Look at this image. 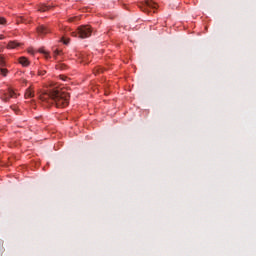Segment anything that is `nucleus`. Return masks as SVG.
Segmentation results:
<instances>
[{"label":"nucleus","instance_id":"obj_1","mask_svg":"<svg viewBox=\"0 0 256 256\" xmlns=\"http://www.w3.org/2000/svg\"><path fill=\"white\" fill-rule=\"evenodd\" d=\"M40 101H42L44 107H51V105H56V107H67L69 105V93L60 90L52 89L49 92H44L40 94Z\"/></svg>","mask_w":256,"mask_h":256},{"label":"nucleus","instance_id":"obj_2","mask_svg":"<svg viewBox=\"0 0 256 256\" xmlns=\"http://www.w3.org/2000/svg\"><path fill=\"white\" fill-rule=\"evenodd\" d=\"M91 33H93V30H91V26L84 25L80 26L76 32H72V37H79L80 39H87L91 37Z\"/></svg>","mask_w":256,"mask_h":256},{"label":"nucleus","instance_id":"obj_3","mask_svg":"<svg viewBox=\"0 0 256 256\" xmlns=\"http://www.w3.org/2000/svg\"><path fill=\"white\" fill-rule=\"evenodd\" d=\"M139 8L144 13H149V9H157V4L151 0H145L139 4Z\"/></svg>","mask_w":256,"mask_h":256},{"label":"nucleus","instance_id":"obj_4","mask_svg":"<svg viewBox=\"0 0 256 256\" xmlns=\"http://www.w3.org/2000/svg\"><path fill=\"white\" fill-rule=\"evenodd\" d=\"M17 97V93L13 91V89L9 88L7 92H4L3 95L1 96L2 101H9L10 99H15Z\"/></svg>","mask_w":256,"mask_h":256},{"label":"nucleus","instance_id":"obj_5","mask_svg":"<svg viewBox=\"0 0 256 256\" xmlns=\"http://www.w3.org/2000/svg\"><path fill=\"white\" fill-rule=\"evenodd\" d=\"M37 33H38V35L43 37L44 35H47V33H51V30L45 25H40L37 28Z\"/></svg>","mask_w":256,"mask_h":256},{"label":"nucleus","instance_id":"obj_6","mask_svg":"<svg viewBox=\"0 0 256 256\" xmlns=\"http://www.w3.org/2000/svg\"><path fill=\"white\" fill-rule=\"evenodd\" d=\"M17 47H21V44L17 41H10L8 43V49H17Z\"/></svg>","mask_w":256,"mask_h":256},{"label":"nucleus","instance_id":"obj_7","mask_svg":"<svg viewBox=\"0 0 256 256\" xmlns=\"http://www.w3.org/2000/svg\"><path fill=\"white\" fill-rule=\"evenodd\" d=\"M19 63L23 67H29V60L27 58H25V57H20L19 58Z\"/></svg>","mask_w":256,"mask_h":256},{"label":"nucleus","instance_id":"obj_8","mask_svg":"<svg viewBox=\"0 0 256 256\" xmlns=\"http://www.w3.org/2000/svg\"><path fill=\"white\" fill-rule=\"evenodd\" d=\"M25 97L26 99H31V97H35V94L33 93V90L31 89V87H29L26 90Z\"/></svg>","mask_w":256,"mask_h":256},{"label":"nucleus","instance_id":"obj_9","mask_svg":"<svg viewBox=\"0 0 256 256\" xmlns=\"http://www.w3.org/2000/svg\"><path fill=\"white\" fill-rule=\"evenodd\" d=\"M49 9H51V6L41 5L38 11H40V13H45V11H49Z\"/></svg>","mask_w":256,"mask_h":256},{"label":"nucleus","instance_id":"obj_10","mask_svg":"<svg viewBox=\"0 0 256 256\" xmlns=\"http://www.w3.org/2000/svg\"><path fill=\"white\" fill-rule=\"evenodd\" d=\"M9 71L7 70V69H5V68H1L0 69V73L3 75V77H7V73H8Z\"/></svg>","mask_w":256,"mask_h":256},{"label":"nucleus","instance_id":"obj_11","mask_svg":"<svg viewBox=\"0 0 256 256\" xmlns=\"http://www.w3.org/2000/svg\"><path fill=\"white\" fill-rule=\"evenodd\" d=\"M40 53H43L45 55L46 59H51V56L45 50L40 49Z\"/></svg>","mask_w":256,"mask_h":256},{"label":"nucleus","instance_id":"obj_12","mask_svg":"<svg viewBox=\"0 0 256 256\" xmlns=\"http://www.w3.org/2000/svg\"><path fill=\"white\" fill-rule=\"evenodd\" d=\"M56 69H67V66L65 64H57Z\"/></svg>","mask_w":256,"mask_h":256},{"label":"nucleus","instance_id":"obj_13","mask_svg":"<svg viewBox=\"0 0 256 256\" xmlns=\"http://www.w3.org/2000/svg\"><path fill=\"white\" fill-rule=\"evenodd\" d=\"M58 55H61V51L60 50H54V54H53L54 59H57Z\"/></svg>","mask_w":256,"mask_h":256},{"label":"nucleus","instance_id":"obj_14","mask_svg":"<svg viewBox=\"0 0 256 256\" xmlns=\"http://www.w3.org/2000/svg\"><path fill=\"white\" fill-rule=\"evenodd\" d=\"M47 74V71H45V70H39L38 71V75L40 76V77H43V75H46Z\"/></svg>","mask_w":256,"mask_h":256},{"label":"nucleus","instance_id":"obj_15","mask_svg":"<svg viewBox=\"0 0 256 256\" xmlns=\"http://www.w3.org/2000/svg\"><path fill=\"white\" fill-rule=\"evenodd\" d=\"M5 23H7V21L5 20V18L0 17V25H5Z\"/></svg>","mask_w":256,"mask_h":256},{"label":"nucleus","instance_id":"obj_16","mask_svg":"<svg viewBox=\"0 0 256 256\" xmlns=\"http://www.w3.org/2000/svg\"><path fill=\"white\" fill-rule=\"evenodd\" d=\"M77 19H79V18L78 17H71V18L68 19V21L70 23H73V21H77Z\"/></svg>","mask_w":256,"mask_h":256},{"label":"nucleus","instance_id":"obj_17","mask_svg":"<svg viewBox=\"0 0 256 256\" xmlns=\"http://www.w3.org/2000/svg\"><path fill=\"white\" fill-rule=\"evenodd\" d=\"M64 45H69V39L63 40Z\"/></svg>","mask_w":256,"mask_h":256},{"label":"nucleus","instance_id":"obj_18","mask_svg":"<svg viewBox=\"0 0 256 256\" xmlns=\"http://www.w3.org/2000/svg\"><path fill=\"white\" fill-rule=\"evenodd\" d=\"M1 63H3V57L0 58Z\"/></svg>","mask_w":256,"mask_h":256},{"label":"nucleus","instance_id":"obj_19","mask_svg":"<svg viewBox=\"0 0 256 256\" xmlns=\"http://www.w3.org/2000/svg\"><path fill=\"white\" fill-rule=\"evenodd\" d=\"M82 61L85 63V61H86V60H85V57H83V60H82Z\"/></svg>","mask_w":256,"mask_h":256}]
</instances>
